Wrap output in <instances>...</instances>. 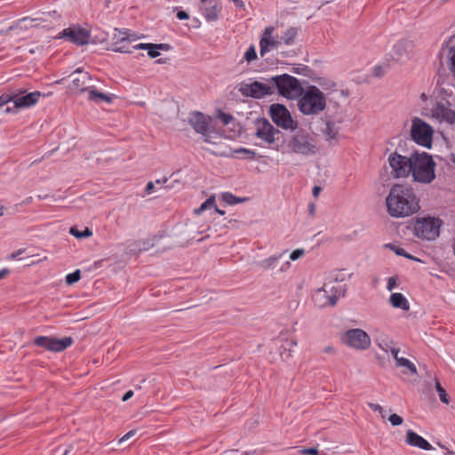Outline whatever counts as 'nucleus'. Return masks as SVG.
<instances>
[{
    "mask_svg": "<svg viewBox=\"0 0 455 455\" xmlns=\"http://www.w3.org/2000/svg\"><path fill=\"white\" fill-rule=\"evenodd\" d=\"M385 204L387 214L395 219L412 216L420 210L419 198L407 182L393 184Z\"/></svg>",
    "mask_w": 455,
    "mask_h": 455,
    "instance_id": "nucleus-1",
    "label": "nucleus"
},
{
    "mask_svg": "<svg viewBox=\"0 0 455 455\" xmlns=\"http://www.w3.org/2000/svg\"><path fill=\"white\" fill-rule=\"evenodd\" d=\"M411 164L410 175H411L414 182L430 184L435 180L436 163L429 153H419L415 150L412 152V160Z\"/></svg>",
    "mask_w": 455,
    "mask_h": 455,
    "instance_id": "nucleus-2",
    "label": "nucleus"
},
{
    "mask_svg": "<svg viewBox=\"0 0 455 455\" xmlns=\"http://www.w3.org/2000/svg\"><path fill=\"white\" fill-rule=\"evenodd\" d=\"M298 99L299 110L306 116L317 115L326 108V98L315 85H307Z\"/></svg>",
    "mask_w": 455,
    "mask_h": 455,
    "instance_id": "nucleus-3",
    "label": "nucleus"
},
{
    "mask_svg": "<svg viewBox=\"0 0 455 455\" xmlns=\"http://www.w3.org/2000/svg\"><path fill=\"white\" fill-rule=\"evenodd\" d=\"M443 220L438 217L426 215L423 217L417 216L411 219L407 226L408 229L419 239L434 241L440 235V228Z\"/></svg>",
    "mask_w": 455,
    "mask_h": 455,
    "instance_id": "nucleus-4",
    "label": "nucleus"
},
{
    "mask_svg": "<svg viewBox=\"0 0 455 455\" xmlns=\"http://www.w3.org/2000/svg\"><path fill=\"white\" fill-rule=\"evenodd\" d=\"M264 80L271 84L273 94L277 92L278 95L288 100L297 99L303 91L299 80L288 74L273 76Z\"/></svg>",
    "mask_w": 455,
    "mask_h": 455,
    "instance_id": "nucleus-5",
    "label": "nucleus"
},
{
    "mask_svg": "<svg viewBox=\"0 0 455 455\" xmlns=\"http://www.w3.org/2000/svg\"><path fill=\"white\" fill-rule=\"evenodd\" d=\"M288 140L289 152L303 156H312L317 152L316 140L305 129L297 128Z\"/></svg>",
    "mask_w": 455,
    "mask_h": 455,
    "instance_id": "nucleus-6",
    "label": "nucleus"
},
{
    "mask_svg": "<svg viewBox=\"0 0 455 455\" xmlns=\"http://www.w3.org/2000/svg\"><path fill=\"white\" fill-rule=\"evenodd\" d=\"M435 130L428 123L419 117L411 120L410 136L417 145L430 149L433 146Z\"/></svg>",
    "mask_w": 455,
    "mask_h": 455,
    "instance_id": "nucleus-7",
    "label": "nucleus"
},
{
    "mask_svg": "<svg viewBox=\"0 0 455 455\" xmlns=\"http://www.w3.org/2000/svg\"><path fill=\"white\" fill-rule=\"evenodd\" d=\"M268 115L273 123L283 130H297L298 121L294 120L291 112L285 105L281 103H273L269 106Z\"/></svg>",
    "mask_w": 455,
    "mask_h": 455,
    "instance_id": "nucleus-8",
    "label": "nucleus"
},
{
    "mask_svg": "<svg viewBox=\"0 0 455 455\" xmlns=\"http://www.w3.org/2000/svg\"><path fill=\"white\" fill-rule=\"evenodd\" d=\"M412 153L409 157L402 156L396 151L388 156L387 162L391 168L390 176L393 179H405L410 176Z\"/></svg>",
    "mask_w": 455,
    "mask_h": 455,
    "instance_id": "nucleus-9",
    "label": "nucleus"
},
{
    "mask_svg": "<svg viewBox=\"0 0 455 455\" xmlns=\"http://www.w3.org/2000/svg\"><path fill=\"white\" fill-rule=\"evenodd\" d=\"M56 39H63L77 46H84L90 44V30L82 28L79 24L70 25L60 31Z\"/></svg>",
    "mask_w": 455,
    "mask_h": 455,
    "instance_id": "nucleus-10",
    "label": "nucleus"
},
{
    "mask_svg": "<svg viewBox=\"0 0 455 455\" xmlns=\"http://www.w3.org/2000/svg\"><path fill=\"white\" fill-rule=\"evenodd\" d=\"M25 92L26 91L22 89L13 92L12 96H15V98L13 99L14 105L12 107H6L5 109L3 110V112L18 114L19 109L20 108H28L35 106L38 102L39 98L43 95L38 91L28 92L23 95Z\"/></svg>",
    "mask_w": 455,
    "mask_h": 455,
    "instance_id": "nucleus-11",
    "label": "nucleus"
},
{
    "mask_svg": "<svg viewBox=\"0 0 455 455\" xmlns=\"http://www.w3.org/2000/svg\"><path fill=\"white\" fill-rule=\"evenodd\" d=\"M74 343L72 337H64L58 339L52 336H36L33 339V344L36 347H44L52 352H61L69 347Z\"/></svg>",
    "mask_w": 455,
    "mask_h": 455,
    "instance_id": "nucleus-12",
    "label": "nucleus"
},
{
    "mask_svg": "<svg viewBox=\"0 0 455 455\" xmlns=\"http://www.w3.org/2000/svg\"><path fill=\"white\" fill-rule=\"evenodd\" d=\"M341 339L347 346L358 350H365L371 346L370 336L362 329L356 328L347 331Z\"/></svg>",
    "mask_w": 455,
    "mask_h": 455,
    "instance_id": "nucleus-13",
    "label": "nucleus"
},
{
    "mask_svg": "<svg viewBox=\"0 0 455 455\" xmlns=\"http://www.w3.org/2000/svg\"><path fill=\"white\" fill-rule=\"evenodd\" d=\"M238 91L243 96L256 100L273 94V90L269 82L262 83L259 81H253L251 84L242 83Z\"/></svg>",
    "mask_w": 455,
    "mask_h": 455,
    "instance_id": "nucleus-14",
    "label": "nucleus"
},
{
    "mask_svg": "<svg viewBox=\"0 0 455 455\" xmlns=\"http://www.w3.org/2000/svg\"><path fill=\"white\" fill-rule=\"evenodd\" d=\"M69 76L73 77L71 84L68 86V90L74 92L83 93L87 92L91 86H86V82L92 79V76L89 72L84 71L83 68H78L74 70Z\"/></svg>",
    "mask_w": 455,
    "mask_h": 455,
    "instance_id": "nucleus-15",
    "label": "nucleus"
},
{
    "mask_svg": "<svg viewBox=\"0 0 455 455\" xmlns=\"http://www.w3.org/2000/svg\"><path fill=\"white\" fill-rule=\"evenodd\" d=\"M256 126L255 137L268 145L274 143L275 126L266 117H258L254 121Z\"/></svg>",
    "mask_w": 455,
    "mask_h": 455,
    "instance_id": "nucleus-16",
    "label": "nucleus"
},
{
    "mask_svg": "<svg viewBox=\"0 0 455 455\" xmlns=\"http://www.w3.org/2000/svg\"><path fill=\"white\" fill-rule=\"evenodd\" d=\"M118 33L115 34L113 37V44L111 48H109L111 51L116 52H121V53H131L132 51L129 49L128 44L132 41L135 40V37L132 36L130 29L127 28H122V29H116Z\"/></svg>",
    "mask_w": 455,
    "mask_h": 455,
    "instance_id": "nucleus-17",
    "label": "nucleus"
},
{
    "mask_svg": "<svg viewBox=\"0 0 455 455\" xmlns=\"http://www.w3.org/2000/svg\"><path fill=\"white\" fill-rule=\"evenodd\" d=\"M201 12L208 22L216 21L222 11L220 0H201Z\"/></svg>",
    "mask_w": 455,
    "mask_h": 455,
    "instance_id": "nucleus-18",
    "label": "nucleus"
},
{
    "mask_svg": "<svg viewBox=\"0 0 455 455\" xmlns=\"http://www.w3.org/2000/svg\"><path fill=\"white\" fill-rule=\"evenodd\" d=\"M272 26L266 27L259 40V54L264 57L269 52L270 47H276L278 41L272 37L274 32Z\"/></svg>",
    "mask_w": 455,
    "mask_h": 455,
    "instance_id": "nucleus-19",
    "label": "nucleus"
},
{
    "mask_svg": "<svg viewBox=\"0 0 455 455\" xmlns=\"http://www.w3.org/2000/svg\"><path fill=\"white\" fill-rule=\"evenodd\" d=\"M405 441L410 446L417 447L424 451H430L433 449V446L427 440L411 429H409L406 432Z\"/></svg>",
    "mask_w": 455,
    "mask_h": 455,
    "instance_id": "nucleus-20",
    "label": "nucleus"
},
{
    "mask_svg": "<svg viewBox=\"0 0 455 455\" xmlns=\"http://www.w3.org/2000/svg\"><path fill=\"white\" fill-rule=\"evenodd\" d=\"M189 124L196 132L205 135L209 130V122L202 112H195L189 118Z\"/></svg>",
    "mask_w": 455,
    "mask_h": 455,
    "instance_id": "nucleus-21",
    "label": "nucleus"
},
{
    "mask_svg": "<svg viewBox=\"0 0 455 455\" xmlns=\"http://www.w3.org/2000/svg\"><path fill=\"white\" fill-rule=\"evenodd\" d=\"M116 97L115 94H107L100 92L94 86H91L90 89H88V100L95 103L104 101L109 104L113 102Z\"/></svg>",
    "mask_w": 455,
    "mask_h": 455,
    "instance_id": "nucleus-22",
    "label": "nucleus"
},
{
    "mask_svg": "<svg viewBox=\"0 0 455 455\" xmlns=\"http://www.w3.org/2000/svg\"><path fill=\"white\" fill-rule=\"evenodd\" d=\"M434 116L441 117L450 124H455V110L445 108L443 104L437 102Z\"/></svg>",
    "mask_w": 455,
    "mask_h": 455,
    "instance_id": "nucleus-23",
    "label": "nucleus"
},
{
    "mask_svg": "<svg viewBox=\"0 0 455 455\" xmlns=\"http://www.w3.org/2000/svg\"><path fill=\"white\" fill-rule=\"evenodd\" d=\"M389 302L395 308H400L405 311L410 308L407 299L400 292L392 293L389 298Z\"/></svg>",
    "mask_w": 455,
    "mask_h": 455,
    "instance_id": "nucleus-24",
    "label": "nucleus"
},
{
    "mask_svg": "<svg viewBox=\"0 0 455 455\" xmlns=\"http://www.w3.org/2000/svg\"><path fill=\"white\" fill-rule=\"evenodd\" d=\"M325 118V128L323 130V133L328 140H336L339 134V129L335 126L330 116H326Z\"/></svg>",
    "mask_w": 455,
    "mask_h": 455,
    "instance_id": "nucleus-25",
    "label": "nucleus"
},
{
    "mask_svg": "<svg viewBox=\"0 0 455 455\" xmlns=\"http://www.w3.org/2000/svg\"><path fill=\"white\" fill-rule=\"evenodd\" d=\"M287 141L283 132L275 127L274 143L269 144V148L276 151L283 150Z\"/></svg>",
    "mask_w": 455,
    "mask_h": 455,
    "instance_id": "nucleus-26",
    "label": "nucleus"
},
{
    "mask_svg": "<svg viewBox=\"0 0 455 455\" xmlns=\"http://www.w3.org/2000/svg\"><path fill=\"white\" fill-rule=\"evenodd\" d=\"M312 81L317 83L319 86H321L325 91L335 90L337 86V84L333 80L325 76H317L315 75Z\"/></svg>",
    "mask_w": 455,
    "mask_h": 455,
    "instance_id": "nucleus-27",
    "label": "nucleus"
},
{
    "mask_svg": "<svg viewBox=\"0 0 455 455\" xmlns=\"http://www.w3.org/2000/svg\"><path fill=\"white\" fill-rule=\"evenodd\" d=\"M298 35V28L295 27H290L281 36V41L286 44L291 45L294 43V40Z\"/></svg>",
    "mask_w": 455,
    "mask_h": 455,
    "instance_id": "nucleus-28",
    "label": "nucleus"
},
{
    "mask_svg": "<svg viewBox=\"0 0 455 455\" xmlns=\"http://www.w3.org/2000/svg\"><path fill=\"white\" fill-rule=\"evenodd\" d=\"M221 199L228 205H235L247 200L246 197H239L230 192L222 193Z\"/></svg>",
    "mask_w": 455,
    "mask_h": 455,
    "instance_id": "nucleus-29",
    "label": "nucleus"
},
{
    "mask_svg": "<svg viewBox=\"0 0 455 455\" xmlns=\"http://www.w3.org/2000/svg\"><path fill=\"white\" fill-rule=\"evenodd\" d=\"M69 234L77 239H84L92 236V231L89 228H85L83 230H79L76 226H73L69 228Z\"/></svg>",
    "mask_w": 455,
    "mask_h": 455,
    "instance_id": "nucleus-30",
    "label": "nucleus"
},
{
    "mask_svg": "<svg viewBox=\"0 0 455 455\" xmlns=\"http://www.w3.org/2000/svg\"><path fill=\"white\" fill-rule=\"evenodd\" d=\"M395 363L399 367L406 368L412 375L418 374L417 367L415 366V364L405 357L396 358Z\"/></svg>",
    "mask_w": 455,
    "mask_h": 455,
    "instance_id": "nucleus-31",
    "label": "nucleus"
},
{
    "mask_svg": "<svg viewBox=\"0 0 455 455\" xmlns=\"http://www.w3.org/2000/svg\"><path fill=\"white\" fill-rule=\"evenodd\" d=\"M292 72L298 75H301L309 77L313 80L315 76V72L307 65L299 64L298 67L292 68Z\"/></svg>",
    "mask_w": 455,
    "mask_h": 455,
    "instance_id": "nucleus-32",
    "label": "nucleus"
},
{
    "mask_svg": "<svg viewBox=\"0 0 455 455\" xmlns=\"http://www.w3.org/2000/svg\"><path fill=\"white\" fill-rule=\"evenodd\" d=\"M212 207H216V200L214 196H211L204 202H203L198 208L194 210V213L196 215H199L205 210L211 209Z\"/></svg>",
    "mask_w": 455,
    "mask_h": 455,
    "instance_id": "nucleus-33",
    "label": "nucleus"
},
{
    "mask_svg": "<svg viewBox=\"0 0 455 455\" xmlns=\"http://www.w3.org/2000/svg\"><path fill=\"white\" fill-rule=\"evenodd\" d=\"M435 387L436 392L438 393L440 401L443 403L449 404L450 403L449 395L438 379H435Z\"/></svg>",
    "mask_w": 455,
    "mask_h": 455,
    "instance_id": "nucleus-34",
    "label": "nucleus"
},
{
    "mask_svg": "<svg viewBox=\"0 0 455 455\" xmlns=\"http://www.w3.org/2000/svg\"><path fill=\"white\" fill-rule=\"evenodd\" d=\"M235 153L240 155L239 158L241 159L254 160L257 156V153L254 150L245 148H239L235 150Z\"/></svg>",
    "mask_w": 455,
    "mask_h": 455,
    "instance_id": "nucleus-35",
    "label": "nucleus"
},
{
    "mask_svg": "<svg viewBox=\"0 0 455 455\" xmlns=\"http://www.w3.org/2000/svg\"><path fill=\"white\" fill-rule=\"evenodd\" d=\"M108 33L101 30H97V34L92 35V30H90V44H99L103 43L108 40Z\"/></svg>",
    "mask_w": 455,
    "mask_h": 455,
    "instance_id": "nucleus-36",
    "label": "nucleus"
},
{
    "mask_svg": "<svg viewBox=\"0 0 455 455\" xmlns=\"http://www.w3.org/2000/svg\"><path fill=\"white\" fill-rule=\"evenodd\" d=\"M447 58L450 72L455 78V46L449 47Z\"/></svg>",
    "mask_w": 455,
    "mask_h": 455,
    "instance_id": "nucleus-37",
    "label": "nucleus"
},
{
    "mask_svg": "<svg viewBox=\"0 0 455 455\" xmlns=\"http://www.w3.org/2000/svg\"><path fill=\"white\" fill-rule=\"evenodd\" d=\"M282 255L283 253H280L279 255H272L269 258L263 259L260 262V267L264 269L273 268Z\"/></svg>",
    "mask_w": 455,
    "mask_h": 455,
    "instance_id": "nucleus-38",
    "label": "nucleus"
},
{
    "mask_svg": "<svg viewBox=\"0 0 455 455\" xmlns=\"http://www.w3.org/2000/svg\"><path fill=\"white\" fill-rule=\"evenodd\" d=\"M394 55L398 59L403 58L404 55H407L406 51V42L400 41L395 44L393 47Z\"/></svg>",
    "mask_w": 455,
    "mask_h": 455,
    "instance_id": "nucleus-39",
    "label": "nucleus"
},
{
    "mask_svg": "<svg viewBox=\"0 0 455 455\" xmlns=\"http://www.w3.org/2000/svg\"><path fill=\"white\" fill-rule=\"evenodd\" d=\"M14 98L15 96H12V92L3 93L2 95H0V116L4 114L3 110H4L6 107H8L7 104L9 102H13Z\"/></svg>",
    "mask_w": 455,
    "mask_h": 455,
    "instance_id": "nucleus-40",
    "label": "nucleus"
},
{
    "mask_svg": "<svg viewBox=\"0 0 455 455\" xmlns=\"http://www.w3.org/2000/svg\"><path fill=\"white\" fill-rule=\"evenodd\" d=\"M81 279V270L76 269L74 272L69 273L65 277V282L67 285H73L76 283Z\"/></svg>",
    "mask_w": 455,
    "mask_h": 455,
    "instance_id": "nucleus-41",
    "label": "nucleus"
},
{
    "mask_svg": "<svg viewBox=\"0 0 455 455\" xmlns=\"http://www.w3.org/2000/svg\"><path fill=\"white\" fill-rule=\"evenodd\" d=\"M258 59L257 52L254 44H251L243 54V60L248 63L254 61Z\"/></svg>",
    "mask_w": 455,
    "mask_h": 455,
    "instance_id": "nucleus-42",
    "label": "nucleus"
},
{
    "mask_svg": "<svg viewBox=\"0 0 455 455\" xmlns=\"http://www.w3.org/2000/svg\"><path fill=\"white\" fill-rule=\"evenodd\" d=\"M156 236L153 239L140 240L136 243L137 247L140 251H148L155 245Z\"/></svg>",
    "mask_w": 455,
    "mask_h": 455,
    "instance_id": "nucleus-43",
    "label": "nucleus"
},
{
    "mask_svg": "<svg viewBox=\"0 0 455 455\" xmlns=\"http://www.w3.org/2000/svg\"><path fill=\"white\" fill-rule=\"evenodd\" d=\"M385 247L388 248L389 250L394 251L397 256H402V257L407 256L406 251L400 245H396L395 243H389L385 244Z\"/></svg>",
    "mask_w": 455,
    "mask_h": 455,
    "instance_id": "nucleus-44",
    "label": "nucleus"
},
{
    "mask_svg": "<svg viewBox=\"0 0 455 455\" xmlns=\"http://www.w3.org/2000/svg\"><path fill=\"white\" fill-rule=\"evenodd\" d=\"M218 118L221 121L223 125H228L232 121L235 120L231 114L225 113L221 110H219Z\"/></svg>",
    "mask_w": 455,
    "mask_h": 455,
    "instance_id": "nucleus-45",
    "label": "nucleus"
},
{
    "mask_svg": "<svg viewBox=\"0 0 455 455\" xmlns=\"http://www.w3.org/2000/svg\"><path fill=\"white\" fill-rule=\"evenodd\" d=\"M297 345V342L293 339H286L281 345V350L291 352L292 350V347ZM291 355L290 354L288 355Z\"/></svg>",
    "mask_w": 455,
    "mask_h": 455,
    "instance_id": "nucleus-46",
    "label": "nucleus"
},
{
    "mask_svg": "<svg viewBox=\"0 0 455 455\" xmlns=\"http://www.w3.org/2000/svg\"><path fill=\"white\" fill-rule=\"evenodd\" d=\"M388 421L391 423L392 426L397 427L403 423V419L400 415L393 413L389 416Z\"/></svg>",
    "mask_w": 455,
    "mask_h": 455,
    "instance_id": "nucleus-47",
    "label": "nucleus"
},
{
    "mask_svg": "<svg viewBox=\"0 0 455 455\" xmlns=\"http://www.w3.org/2000/svg\"><path fill=\"white\" fill-rule=\"evenodd\" d=\"M147 51H148V57L151 58V59L157 58L161 54L159 50L156 46V44L150 43V44H149V46H148Z\"/></svg>",
    "mask_w": 455,
    "mask_h": 455,
    "instance_id": "nucleus-48",
    "label": "nucleus"
},
{
    "mask_svg": "<svg viewBox=\"0 0 455 455\" xmlns=\"http://www.w3.org/2000/svg\"><path fill=\"white\" fill-rule=\"evenodd\" d=\"M368 406L373 411H378L381 418L382 419H385L386 416H387V412L386 411L384 410V408L379 405V404H377V403H368Z\"/></svg>",
    "mask_w": 455,
    "mask_h": 455,
    "instance_id": "nucleus-49",
    "label": "nucleus"
},
{
    "mask_svg": "<svg viewBox=\"0 0 455 455\" xmlns=\"http://www.w3.org/2000/svg\"><path fill=\"white\" fill-rule=\"evenodd\" d=\"M304 254H305L304 249H296L291 252L290 259L294 261V260L299 259Z\"/></svg>",
    "mask_w": 455,
    "mask_h": 455,
    "instance_id": "nucleus-50",
    "label": "nucleus"
},
{
    "mask_svg": "<svg viewBox=\"0 0 455 455\" xmlns=\"http://www.w3.org/2000/svg\"><path fill=\"white\" fill-rule=\"evenodd\" d=\"M300 452L304 455H319V450L316 447L303 448Z\"/></svg>",
    "mask_w": 455,
    "mask_h": 455,
    "instance_id": "nucleus-51",
    "label": "nucleus"
},
{
    "mask_svg": "<svg viewBox=\"0 0 455 455\" xmlns=\"http://www.w3.org/2000/svg\"><path fill=\"white\" fill-rule=\"evenodd\" d=\"M397 285V277L395 276H391L388 281H387V289L388 291H392L393 289H395Z\"/></svg>",
    "mask_w": 455,
    "mask_h": 455,
    "instance_id": "nucleus-52",
    "label": "nucleus"
},
{
    "mask_svg": "<svg viewBox=\"0 0 455 455\" xmlns=\"http://www.w3.org/2000/svg\"><path fill=\"white\" fill-rule=\"evenodd\" d=\"M176 17L180 20H186L189 19V14L184 10H178Z\"/></svg>",
    "mask_w": 455,
    "mask_h": 455,
    "instance_id": "nucleus-53",
    "label": "nucleus"
},
{
    "mask_svg": "<svg viewBox=\"0 0 455 455\" xmlns=\"http://www.w3.org/2000/svg\"><path fill=\"white\" fill-rule=\"evenodd\" d=\"M25 251V249H20L16 251L12 252L7 259L10 260L17 259H19V256L21 255Z\"/></svg>",
    "mask_w": 455,
    "mask_h": 455,
    "instance_id": "nucleus-54",
    "label": "nucleus"
},
{
    "mask_svg": "<svg viewBox=\"0 0 455 455\" xmlns=\"http://www.w3.org/2000/svg\"><path fill=\"white\" fill-rule=\"evenodd\" d=\"M136 434V430L135 429H132V430H130L129 432H127L120 440H119V443H122V442H124L126 440H128L129 438H131L132 436H133L134 435Z\"/></svg>",
    "mask_w": 455,
    "mask_h": 455,
    "instance_id": "nucleus-55",
    "label": "nucleus"
},
{
    "mask_svg": "<svg viewBox=\"0 0 455 455\" xmlns=\"http://www.w3.org/2000/svg\"><path fill=\"white\" fill-rule=\"evenodd\" d=\"M155 190V184L152 181L147 183L145 187V193L149 195Z\"/></svg>",
    "mask_w": 455,
    "mask_h": 455,
    "instance_id": "nucleus-56",
    "label": "nucleus"
},
{
    "mask_svg": "<svg viewBox=\"0 0 455 455\" xmlns=\"http://www.w3.org/2000/svg\"><path fill=\"white\" fill-rule=\"evenodd\" d=\"M150 43H140L132 46L133 50H148Z\"/></svg>",
    "mask_w": 455,
    "mask_h": 455,
    "instance_id": "nucleus-57",
    "label": "nucleus"
},
{
    "mask_svg": "<svg viewBox=\"0 0 455 455\" xmlns=\"http://www.w3.org/2000/svg\"><path fill=\"white\" fill-rule=\"evenodd\" d=\"M156 46L160 51H170L172 49L171 44H156Z\"/></svg>",
    "mask_w": 455,
    "mask_h": 455,
    "instance_id": "nucleus-58",
    "label": "nucleus"
},
{
    "mask_svg": "<svg viewBox=\"0 0 455 455\" xmlns=\"http://www.w3.org/2000/svg\"><path fill=\"white\" fill-rule=\"evenodd\" d=\"M338 302V297L335 294L328 297V305L334 307Z\"/></svg>",
    "mask_w": 455,
    "mask_h": 455,
    "instance_id": "nucleus-59",
    "label": "nucleus"
},
{
    "mask_svg": "<svg viewBox=\"0 0 455 455\" xmlns=\"http://www.w3.org/2000/svg\"><path fill=\"white\" fill-rule=\"evenodd\" d=\"M132 396H133V391H132V390H128V391H126V392L123 395L122 401H123V402H126V401H128L129 399H131Z\"/></svg>",
    "mask_w": 455,
    "mask_h": 455,
    "instance_id": "nucleus-60",
    "label": "nucleus"
},
{
    "mask_svg": "<svg viewBox=\"0 0 455 455\" xmlns=\"http://www.w3.org/2000/svg\"><path fill=\"white\" fill-rule=\"evenodd\" d=\"M321 191H322V188L320 186H314L313 189H312V195L315 197H317L319 196V194L321 193Z\"/></svg>",
    "mask_w": 455,
    "mask_h": 455,
    "instance_id": "nucleus-61",
    "label": "nucleus"
},
{
    "mask_svg": "<svg viewBox=\"0 0 455 455\" xmlns=\"http://www.w3.org/2000/svg\"><path fill=\"white\" fill-rule=\"evenodd\" d=\"M201 26V21L197 18H193L191 27L193 28H198Z\"/></svg>",
    "mask_w": 455,
    "mask_h": 455,
    "instance_id": "nucleus-62",
    "label": "nucleus"
},
{
    "mask_svg": "<svg viewBox=\"0 0 455 455\" xmlns=\"http://www.w3.org/2000/svg\"><path fill=\"white\" fill-rule=\"evenodd\" d=\"M308 212H309V215H311V216L315 215V203H310L308 204Z\"/></svg>",
    "mask_w": 455,
    "mask_h": 455,
    "instance_id": "nucleus-63",
    "label": "nucleus"
},
{
    "mask_svg": "<svg viewBox=\"0 0 455 455\" xmlns=\"http://www.w3.org/2000/svg\"><path fill=\"white\" fill-rule=\"evenodd\" d=\"M400 349L398 347H391L390 348V352L392 354V355L394 356L395 360L396 361V358H400L398 356V353H399Z\"/></svg>",
    "mask_w": 455,
    "mask_h": 455,
    "instance_id": "nucleus-64",
    "label": "nucleus"
}]
</instances>
